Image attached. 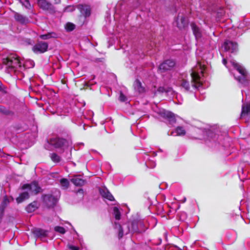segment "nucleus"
I'll list each match as a JSON object with an SVG mask.
<instances>
[{
    "label": "nucleus",
    "mask_w": 250,
    "mask_h": 250,
    "mask_svg": "<svg viewBox=\"0 0 250 250\" xmlns=\"http://www.w3.org/2000/svg\"><path fill=\"white\" fill-rule=\"evenodd\" d=\"M22 189L23 191L16 199L18 203L22 202L25 200L28 199L30 196L36 195L41 191V187L36 181H34L30 184L23 185L22 187Z\"/></svg>",
    "instance_id": "f03ea898"
},
{
    "label": "nucleus",
    "mask_w": 250,
    "mask_h": 250,
    "mask_svg": "<svg viewBox=\"0 0 250 250\" xmlns=\"http://www.w3.org/2000/svg\"><path fill=\"white\" fill-rule=\"evenodd\" d=\"M48 143L55 148L62 149H64L69 145L68 141L58 137H54L50 138Z\"/></svg>",
    "instance_id": "423d86ee"
},
{
    "label": "nucleus",
    "mask_w": 250,
    "mask_h": 250,
    "mask_svg": "<svg viewBox=\"0 0 250 250\" xmlns=\"http://www.w3.org/2000/svg\"><path fill=\"white\" fill-rule=\"evenodd\" d=\"M244 92V91L243 90H242V95H243Z\"/></svg>",
    "instance_id": "c03bdc74"
},
{
    "label": "nucleus",
    "mask_w": 250,
    "mask_h": 250,
    "mask_svg": "<svg viewBox=\"0 0 250 250\" xmlns=\"http://www.w3.org/2000/svg\"><path fill=\"white\" fill-rule=\"evenodd\" d=\"M190 25L196 39L197 40H200L202 37V32L200 29L194 23H191Z\"/></svg>",
    "instance_id": "aec40b11"
},
{
    "label": "nucleus",
    "mask_w": 250,
    "mask_h": 250,
    "mask_svg": "<svg viewBox=\"0 0 250 250\" xmlns=\"http://www.w3.org/2000/svg\"><path fill=\"white\" fill-rule=\"evenodd\" d=\"M77 8L85 18L89 17L91 14V8L88 5L79 4L77 5Z\"/></svg>",
    "instance_id": "ddd939ff"
},
{
    "label": "nucleus",
    "mask_w": 250,
    "mask_h": 250,
    "mask_svg": "<svg viewBox=\"0 0 250 250\" xmlns=\"http://www.w3.org/2000/svg\"><path fill=\"white\" fill-rule=\"evenodd\" d=\"M227 59H223V63L227 67H228V66H227Z\"/></svg>",
    "instance_id": "58836bf2"
},
{
    "label": "nucleus",
    "mask_w": 250,
    "mask_h": 250,
    "mask_svg": "<svg viewBox=\"0 0 250 250\" xmlns=\"http://www.w3.org/2000/svg\"><path fill=\"white\" fill-rule=\"evenodd\" d=\"M58 200V195L54 196L51 194H46L43 196V202L46 206L49 208L54 207L56 205Z\"/></svg>",
    "instance_id": "0eeeda50"
},
{
    "label": "nucleus",
    "mask_w": 250,
    "mask_h": 250,
    "mask_svg": "<svg viewBox=\"0 0 250 250\" xmlns=\"http://www.w3.org/2000/svg\"><path fill=\"white\" fill-rule=\"evenodd\" d=\"M134 90L139 93H143L145 92V87L142 85L141 82L138 79L136 80L133 84Z\"/></svg>",
    "instance_id": "dca6fc26"
},
{
    "label": "nucleus",
    "mask_w": 250,
    "mask_h": 250,
    "mask_svg": "<svg viewBox=\"0 0 250 250\" xmlns=\"http://www.w3.org/2000/svg\"><path fill=\"white\" fill-rule=\"evenodd\" d=\"M70 159V158L69 157L68 158H67V160H69Z\"/></svg>",
    "instance_id": "a18cd8bd"
},
{
    "label": "nucleus",
    "mask_w": 250,
    "mask_h": 250,
    "mask_svg": "<svg viewBox=\"0 0 250 250\" xmlns=\"http://www.w3.org/2000/svg\"><path fill=\"white\" fill-rule=\"evenodd\" d=\"M119 99L120 101L122 102H126L128 101L127 98L123 94L122 92H120Z\"/></svg>",
    "instance_id": "2f4dec72"
},
{
    "label": "nucleus",
    "mask_w": 250,
    "mask_h": 250,
    "mask_svg": "<svg viewBox=\"0 0 250 250\" xmlns=\"http://www.w3.org/2000/svg\"><path fill=\"white\" fill-rule=\"evenodd\" d=\"M167 64L168 65V66L170 67V68L173 67L175 65V62L172 60H166Z\"/></svg>",
    "instance_id": "e433bc0d"
},
{
    "label": "nucleus",
    "mask_w": 250,
    "mask_h": 250,
    "mask_svg": "<svg viewBox=\"0 0 250 250\" xmlns=\"http://www.w3.org/2000/svg\"><path fill=\"white\" fill-rule=\"evenodd\" d=\"M140 222L136 221H133L131 223H128L122 226L120 224L115 222L114 223V228L118 231L119 238H121L124 234H127L129 232H141V230L138 228V224Z\"/></svg>",
    "instance_id": "7ed1b4c3"
},
{
    "label": "nucleus",
    "mask_w": 250,
    "mask_h": 250,
    "mask_svg": "<svg viewBox=\"0 0 250 250\" xmlns=\"http://www.w3.org/2000/svg\"><path fill=\"white\" fill-rule=\"evenodd\" d=\"M58 35L55 32H49L45 34L41 35L40 38L42 40H47L50 38H56Z\"/></svg>",
    "instance_id": "5701e85b"
},
{
    "label": "nucleus",
    "mask_w": 250,
    "mask_h": 250,
    "mask_svg": "<svg viewBox=\"0 0 250 250\" xmlns=\"http://www.w3.org/2000/svg\"><path fill=\"white\" fill-rule=\"evenodd\" d=\"M54 230L62 234H64L65 232V229L62 227H60V226L56 227L54 228Z\"/></svg>",
    "instance_id": "473e14b6"
},
{
    "label": "nucleus",
    "mask_w": 250,
    "mask_h": 250,
    "mask_svg": "<svg viewBox=\"0 0 250 250\" xmlns=\"http://www.w3.org/2000/svg\"><path fill=\"white\" fill-rule=\"evenodd\" d=\"M0 112L7 115H10L13 114L12 112L6 109L5 107L3 106H0Z\"/></svg>",
    "instance_id": "c85d7f7f"
},
{
    "label": "nucleus",
    "mask_w": 250,
    "mask_h": 250,
    "mask_svg": "<svg viewBox=\"0 0 250 250\" xmlns=\"http://www.w3.org/2000/svg\"><path fill=\"white\" fill-rule=\"evenodd\" d=\"M66 28L68 31H72L75 28V25L71 23H67L66 25Z\"/></svg>",
    "instance_id": "f704fd0d"
},
{
    "label": "nucleus",
    "mask_w": 250,
    "mask_h": 250,
    "mask_svg": "<svg viewBox=\"0 0 250 250\" xmlns=\"http://www.w3.org/2000/svg\"><path fill=\"white\" fill-rule=\"evenodd\" d=\"M167 61H165L164 62L160 64L159 65V69L160 70L166 71L170 69V67L168 66Z\"/></svg>",
    "instance_id": "c756f323"
},
{
    "label": "nucleus",
    "mask_w": 250,
    "mask_h": 250,
    "mask_svg": "<svg viewBox=\"0 0 250 250\" xmlns=\"http://www.w3.org/2000/svg\"><path fill=\"white\" fill-rule=\"evenodd\" d=\"M75 9V7L74 6H72V5H69L67 7H66L64 9V12H72Z\"/></svg>",
    "instance_id": "c9c22d12"
},
{
    "label": "nucleus",
    "mask_w": 250,
    "mask_h": 250,
    "mask_svg": "<svg viewBox=\"0 0 250 250\" xmlns=\"http://www.w3.org/2000/svg\"><path fill=\"white\" fill-rule=\"evenodd\" d=\"M71 181L76 186L81 187L84 185L85 183V180L83 179L81 175H76L73 176L71 178Z\"/></svg>",
    "instance_id": "4468645a"
},
{
    "label": "nucleus",
    "mask_w": 250,
    "mask_h": 250,
    "mask_svg": "<svg viewBox=\"0 0 250 250\" xmlns=\"http://www.w3.org/2000/svg\"><path fill=\"white\" fill-rule=\"evenodd\" d=\"M229 61L240 74V76L237 77L234 75L235 79L244 86L248 85L250 78L246 69L234 60L229 59Z\"/></svg>",
    "instance_id": "20e7f679"
},
{
    "label": "nucleus",
    "mask_w": 250,
    "mask_h": 250,
    "mask_svg": "<svg viewBox=\"0 0 250 250\" xmlns=\"http://www.w3.org/2000/svg\"><path fill=\"white\" fill-rule=\"evenodd\" d=\"M2 63L7 73L16 76L19 79L24 77L23 71L25 67L32 68L34 66V62L31 60L26 61L22 65L19 57L15 53H10L5 58H3Z\"/></svg>",
    "instance_id": "f257e3e1"
},
{
    "label": "nucleus",
    "mask_w": 250,
    "mask_h": 250,
    "mask_svg": "<svg viewBox=\"0 0 250 250\" xmlns=\"http://www.w3.org/2000/svg\"><path fill=\"white\" fill-rule=\"evenodd\" d=\"M60 184L64 189L67 188L69 186L68 180L65 178H62L60 180Z\"/></svg>",
    "instance_id": "cd10ccee"
},
{
    "label": "nucleus",
    "mask_w": 250,
    "mask_h": 250,
    "mask_svg": "<svg viewBox=\"0 0 250 250\" xmlns=\"http://www.w3.org/2000/svg\"><path fill=\"white\" fill-rule=\"evenodd\" d=\"M161 114L163 117L168 120L169 125H173L175 124V116L173 113L168 111L163 110L161 111Z\"/></svg>",
    "instance_id": "9b49d317"
},
{
    "label": "nucleus",
    "mask_w": 250,
    "mask_h": 250,
    "mask_svg": "<svg viewBox=\"0 0 250 250\" xmlns=\"http://www.w3.org/2000/svg\"><path fill=\"white\" fill-rule=\"evenodd\" d=\"M205 70L204 65L198 63L192 69V72L190 74L192 80L196 83L202 85L204 80Z\"/></svg>",
    "instance_id": "39448f33"
},
{
    "label": "nucleus",
    "mask_w": 250,
    "mask_h": 250,
    "mask_svg": "<svg viewBox=\"0 0 250 250\" xmlns=\"http://www.w3.org/2000/svg\"><path fill=\"white\" fill-rule=\"evenodd\" d=\"M69 249L71 250H79L78 247L74 246H70Z\"/></svg>",
    "instance_id": "4c0bfd02"
},
{
    "label": "nucleus",
    "mask_w": 250,
    "mask_h": 250,
    "mask_svg": "<svg viewBox=\"0 0 250 250\" xmlns=\"http://www.w3.org/2000/svg\"><path fill=\"white\" fill-rule=\"evenodd\" d=\"M78 192H83V189H79Z\"/></svg>",
    "instance_id": "37998d69"
},
{
    "label": "nucleus",
    "mask_w": 250,
    "mask_h": 250,
    "mask_svg": "<svg viewBox=\"0 0 250 250\" xmlns=\"http://www.w3.org/2000/svg\"><path fill=\"white\" fill-rule=\"evenodd\" d=\"M37 208V203L33 202L29 204L26 208V210L28 212L34 211Z\"/></svg>",
    "instance_id": "b1692460"
},
{
    "label": "nucleus",
    "mask_w": 250,
    "mask_h": 250,
    "mask_svg": "<svg viewBox=\"0 0 250 250\" xmlns=\"http://www.w3.org/2000/svg\"><path fill=\"white\" fill-rule=\"evenodd\" d=\"M175 22L177 26L179 29L184 28L188 23L185 16H184L183 14L180 13L178 14Z\"/></svg>",
    "instance_id": "f8f14e48"
},
{
    "label": "nucleus",
    "mask_w": 250,
    "mask_h": 250,
    "mask_svg": "<svg viewBox=\"0 0 250 250\" xmlns=\"http://www.w3.org/2000/svg\"><path fill=\"white\" fill-rule=\"evenodd\" d=\"M21 3L27 9H30L31 5L29 2V0H24V1H22L20 0Z\"/></svg>",
    "instance_id": "7c9ffc66"
},
{
    "label": "nucleus",
    "mask_w": 250,
    "mask_h": 250,
    "mask_svg": "<svg viewBox=\"0 0 250 250\" xmlns=\"http://www.w3.org/2000/svg\"><path fill=\"white\" fill-rule=\"evenodd\" d=\"M1 83L0 82V90H2Z\"/></svg>",
    "instance_id": "79ce46f5"
},
{
    "label": "nucleus",
    "mask_w": 250,
    "mask_h": 250,
    "mask_svg": "<svg viewBox=\"0 0 250 250\" xmlns=\"http://www.w3.org/2000/svg\"><path fill=\"white\" fill-rule=\"evenodd\" d=\"M250 115V102L244 104L242 107L241 117Z\"/></svg>",
    "instance_id": "4be33fe9"
},
{
    "label": "nucleus",
    "mask_w": 250,
    "mask_h": 250,
    "mask_svg": "<svg viewBox=\"0 0 250 250\" xmlns=\"http://www.w3.org/2000/svg\"><path fill=\"white\" fill-rule=\"evenodd\" d=\"M100 193L103 197L110 201H113L114 200L113 196L106 188H100Z\"/></svg>",
    "instance_id": "412c9836"
},
{
    "label": "nucleus",
    "mask_w": 250,
    "mask_h": 250,
    "mask_svg": "<svg viewBox=\"0 0 250 250\" xmlns=\"http://www.w3.org/2000/svg\"><path fill=\"white\" fill-rule=\"evenodd\" d=\"M146 165L147 167L152 168L155 167L156 164L154 162L146 161Z\"/></svg>",
    "instance_id": "72a5a7b5"
},
{
    "label": "nucleus",
    "mask_w": 250,
    "mask_h": 250,
    "mask_svg": "<svg viewBox=\"0 0 250 250\" xmlns=\"http://www.w3.org/2000/svg\"><path fill=\"white\" fill-rule=\"evenodd\" d=\"M39 6L43 10L47 11L50 13H55V8L53 5L46 0H38Z\"/></svg>",
    "instance_id": "6e6552de"
},
{
    "label": "nucleus",
    "mask_w": 250,
    "mask_h": 250,
    "mask_svg": "<svg viewBox=\"0 0 250 250\" xmlns=\"http://www.w3.org/2000/svg\"><path fill=\"white\" fill-rule=\"evenodd\" d=\"M145 159L146 160H148V155L147 154H146L145 156Z\"/></svg>",
    "instance_id": "a19ab883"
},
{
    "label": "nucleus",
    "mask_w": 250,
    "mask_h": 250,
    "mask_svg": "<svg viewBox=\"0 0 250 250\" xmlns=\"http://www.w3.org/2000/svg\"><path fill=\"white\" fill-rule=\"evenodd\" d=\"M47 43L44 42H40L33 47V51L36 53H42L45 52L48 48Z\"/></svg>",
    "instance_id": "9d476101"
},
{
    "label": "nucleus",
    "mask_w": 250,
    "mask_h": 250,
    "mask_svg": "<svg viewBox=\"0 0 250 250\" xmlns=\"http://www.w3.org/2000/svg\"><path fill=\"white\" fill-rule=\"evenodd\" d=\"M14 18L17 21L23 24H26L30 22V21L27 17L18 13H15Z\"/></svg>",
    "instance_id": "a211bd4d"
},
{
    "label": "nucleus",
    "mask_w": 250,
    "mask_h": 250,
    "mask_svg": "<svg viewBox=\"0 0 250 250\" xmlns=\"http://www.w3.org/2000/svg\"><path fill=\"white\" fill-rule=\"evenodd\" d=\"M180 84L187 91H192V89H195L197 88V86L195 84H193L192 85V87H190L189 82L185 79H183L180 81Z\"/></svg>",
    "instance_id": "f3484780"
},
{
    "label": "nucleus",
    "mask_w": 250,
    "mask_h": 250,
    "mask_svg": "<svg viewBox=\"0 0 250 250\" xmlns=\"http://www.w3.org/2000/svg\"><path fill=\"white\" fill-rule=\"evenodd\" d=\"M8 203L9 200L7 196H4L0 206V208L2 210V211H3L4 208L6 207Z\"/></svg>",
    "instance_id": "a878e982"
},
{
    "label": "nucleus",
    "mask_w": 250,
    "mask_h": 250,
    "mask_svg": "<svg viewBox=\"0 0 250 250\" xmlns=\"http://www.w3.org/2000/svg\"><path fill=\"white\" fill-rule=\"evenodd\" d=\"M186 132L183 127L178 126L174 130L172 131L170 134L168 132V135L174 136H184L186 134Z\"/></svg>",
    "instance_id": "6ab92c4d"
},
{
    "label": "nucleus",
    "mask_w": 250,
    "mask_h": 250,
    "mask_svg": "<svg viewBox=\"0 0 250 250\" xmlns=\"http://www.w3.org/2000/svg\"><path fill=\"white\" fill-rule=\"evenodd\" d=\"M164 87H160L159 88V91L163 92V91H164Z\"/></svg>",
    "instance_id": "ea45409f"
},
{
    "label": "nucleus",
    "mask_w": 250,
    "mask_h": 250,
    "mask_svg": "<svg viewBox=\"0 0 250 250\" xmlns=\"http://www.w3.org/2000/svg\"><path fill=\"white\" fill-rule=\"evenodd\" d=\"M32 232L37 237L41 239L45 238L48 234L47 231L41 229H34L32 230Z\"/></svg>",
    "instance_id": "2eb2a0df"
},
{
    "label": "nucleus",
    "mask_w": 250,
    "mask_h": 250,
    "mask_svg": "<svg viewBox=\"0 0 250 250\" xmlns=\"http://www.w3.org/2000/svg\"><path fill=\"white\" fill-rule=\"evenodd\" d=\"M223 47L226 51L231 53H235L238 49L237 44L236 42L230 41H226L223 44Z\"/></svg>",
    "instance_id": "1a4fd4ad"
},
{
    "label": "nucleus",
    "mask_w": 250,
    "mask_h": 250,
    "mask_svg": "<svg viewBox=\"0 0 250 250\" xmlns=\"http://www.w3.org/2000/svg\"><path fill=\"white\" fill-rule=\"evenodd\" d=\"M113 211V214L116 220L118 221L121 218V212L119 211L118 208L116 207H114Z\"/></svg>",
    "instance_id": "393cba45"
},
{
    "label": "nucleus",
    "mask_w": 250,
    "mask_h": 250,
    "mask_svg": "<svg viewBox=\"0 0 250 250\" xmlns=\"http://www.w3.org/2000/svg\"><path fill=\"white\" fill-rule=\"evenodd\" d=\"M50 157L52 161L55 163H59L61 161V157L56 153H53L50 154Z\"/></svg>",
    "instance_id": "bb28decb"
},
{
    "label": "nucleus",
    "mask_w": 250,
    "mask_h": 250,
    "mask_svg": "<svg viewBox=\"0 0 250 250\" xmlns=\"http://www.w3.org/2000/svg\"><path fill=\"white\" fill-rule=\"evenodd\" d=\"M58 195H59V194H60V192H59V191H58Z\"/></svg>",
    "instance_id": "49530a36"
}]
</instances>
